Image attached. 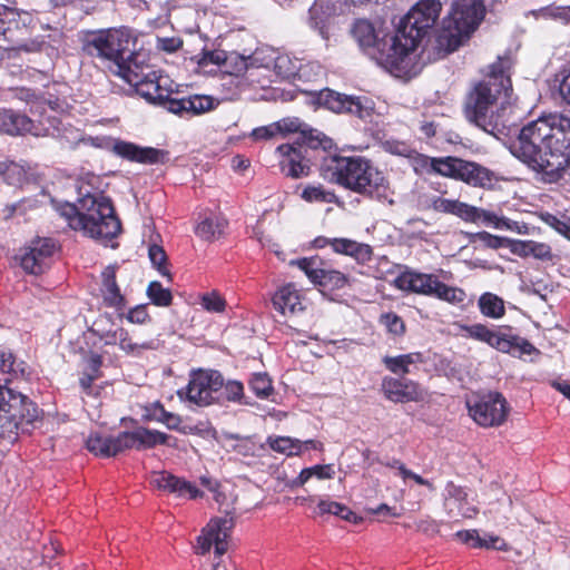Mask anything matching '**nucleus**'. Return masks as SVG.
Listing matches in <instances>:
<instances>
[{
    "label": "nucleus",
    "instance_id": "obj_1",
    "mask_svg": "<svg viewBox=\"0 0 570 570\" xmlns=\"http://www.w3.org/2000/svg\"><path fill=\"white\" fill-rule=\"evenodd\" d=\"M511 154L550 183L559 180L570 167V117L549 114L518 129Z\"/></svg>",
    "mask_w": 570,
    "mask_h": 570
},
{
    "label": "nucleus",
    "instance_id": "obj_2",
    "mask_svg": "<svg viewBox=\"0 0 570 570\" xmlns=\"http://www.w3.org/2000/svg\"><path fill=\"white\" fill-rule=\"evenodd\" d=\"M514 60L507 52L487 67L483 78L473 83L466 94L463 112L465 119L483 131L499 138L505 135L507 126L494 112L501 97L510 98Z\"/></svg>",
    "mask_w": 570,
    "mask_h": 570
},
{
    "label": "nucleus",
    "instance_id": "obj_3",
    "mask_svg": "<svg viewBox=\"0 0 570 570\" xmlns=\"http://www.w3.org/2000/svg\"><path fill=\"white\" fill-rule=\"evenodd\" d=\"M320 175L326 181L367 199L381 202L389 196V178L364 156H324Z\"/></svg>",
    "mask_w": 570,
    "mask_h": 570
},
{
    "label": "nucleus",
    "instance_id": "obj_4",
    "mask_svg": "<svg viewBox=\"0 0 570 570\" xmlns=\"http://www.w3.org/2000/svg\"><path fill=\"white\" fill-rule=\"evenodd\" d=\"M77 205L66 204L60 214L69 226L95 239H111L121 230L120 220L115 214L111 200L98 193H82Z\"/></svg>",
    "mask_w": 570,
    "mask_h": 570
},
{
    "label": "nucleus",
    "instance_id": "obj_5",
    "mask_svg": "<svg viewBox=\"0 0 570 570\" xmlns=\"http://www.w3.org/2000/svg\"><path fill=\"white\" fill-rule=\"evenodd\" d=\"M351 32L362 50L394 77L412 78L416 75L413 59L404 55L396 32L380 38L373 23L366 19H357Z\"/></svg>",
    "mask_w": 570,
    "mask_h": 570
},
{
    "label": "nucleus",
    "instance_id": "obj_6",
    "mask_svg": "<svg viewBox=\"0 0 570 570\" xmlns=\"http://www.w3.org/2000/svg\"><path fill=\"white\" fill-rule=\"evenodd\" d=\"M485 14L483 0H456L442 21L433 46V59H442L456 51L476 30Z\"/></svg>",
    "mask_w": 570,
    "mask_h": 570
},
{
    "label": "nucleus",
    "instance_id": "obj_7",
    "mask_svg": "<svg viewBox=\"0 0 570 570\" xmlns=\"http://www.w3.org/2000/svg\"><path fill=\"white\" fill-rule=\"evenodd\" d=\"M138 35L126 27L112 28L92 33L87 42V51L99 58L111 61L121 76L127 69L146 58L137 48Z\"/></svg>",
    "mask_w": 570,
    "mask_h": 570
},
{
    "label": "nucleus",
    "instance_id": "obj_8",
    "mask_svg": "<svg viewBox=\"0 0 570 570\" xmlns=\"http://www.w3.org/2000/svg\"><path fill=\"white\" fill-rule=\"evenodd\" d=\"M37 405L26 395L0 385V438L13 442L39 421Z\"/></svg>",
    "mask_w": 570,
    "mask_h": 570
},
{
    "label": "nucleus",
    "instance_id": "obj_9",
    "mask_svg": "<svg viewBox=\"0 0 570 570\" xmlns=\"http://www.w3.org/2000/svg\"><path fill=\"white\" fill-rule=\"evenodd\" d=\"M442 10L440 0H419L401 19L396 35L404 55L412 57V51L429 33L439 20Z\"/></svg>",
    "mask_w": 570,
    "mask_h": 570
},
{
    "label": "nucleus",
    "instance_id": "obj_10",
    "mask_svg": "<svg viewBox=\"0 0 570 570\" xmlns=\"http://www.w3.org/2000/svg\"><path fill=\"white\" fill-rule=\"evenodd\" d=\"M463 331L466 337L485 343L497 351L511 354L514 357L540 353L527 338L492 330L481 323L465 325Z\"/></svg>",
    "mask_w": 570,
    "mask_h": 570
},
{
    "label": "nucleus",
    "instance_id": "obj_11",
    "mask_svg": "<svg viewBox=\"0 0 570 570\" xmlns=\"http://www.w3.org/2000/svg\"><path fill=\"white\" fill-rule=\"evenodd\" d=\"M470 417L481 428L503 425L510 413V405L500 392L475 394L465 402Z\"/></svg>",
    "mask_w": 570,
    "mask_h": 570
},
{
    "label": "nucleus",
    "instance_id": "obj_12",
    "mask_svg": "<svg viewBox=\"0 0 570 570\" xmlns=\"http://www.w3.org/2000/svg\"><path fill=\"white\" fill-rule=\"evenodd\" d=\"M32 16L27 11H19L16 8L0 6V35L12 45V49L26 52L40 51L42 42L32 40L21 42L18 32L22 33L32 23Z\"/></svg>",
    "mask_w": 570,
    "mask_h": 570
},
{
    "label": "nucleus",
    "instance_id": "obj_13",
    "mask_svg": "<svg viewBox=\"0 0 570 570\" xmlns=\"http://www.w3.org/2000/svg\"><path fill=\"white\" fill-rule=\"evenodd\" d=\"M224 377L217 370L198 368L191 372L186 387V400L198 406L213 404L215 394L223 389Z\"/></svg>",
    "mask_w": 570,
    "mask_h": 570
},
{
    "label": "nucleus",
    "instance_id": "obj_14",
    "mask_svg": "<svg viewBox=\"0 0 570 570\" xmlns=\"http://www.w3.org/2000/svg\"><path fill=\"white\" fill-rule=\"evenodd\" d=\"M47 121L48 125L42 120L36 124L35 120L26 115L12 110H1L0 131L10 136L30 134L36 137L53 136L56 132L59 134L58 120L49 115L47 116Z\"/></svg>",
    "mask_w": 570,
    "mask_h": 570
},
{
    "label": "nucleus",
    "instance_id": "obj_15",
    "mask_svg": "<svg viewBox=\"0 0 570 570\" xmlns=\"http://www.w3.org/2000/svg\"><path fill=\"white\" fill-rule=\"evenodd\" d=\"M307 278L323 291H338L348 285V276L343 272L331 268L318 257H304L296 262Z\"/></svg>",
    "mask_w": 570,
    "mask_h": 570
},
{
    "label": "nucleus",
    "instance_id": "obj_16",
    "mask_svg": "<svg viewBox=\"0 0 570 570\" xmlns=\"http://www.w3.org/2000/svg\"><path fill=\"white\" fill-rule=\"evenodd\" d=\"M228 219L217 209L198 207L193 213L194 234L203 242L214 243L226 236Z\"/></svg>",
    "mask_w": 570,
    "mask_h": 570
},
{
    "label": "nucleus",
    "instance_id": "obj_17",
    "mask_svg": "<svg viewBox=\"0 0 570 570\" xmlns=\"http://www.w3.org/2000/svg\"><path fill=\"white\" fill-rule=\"evenodd\" d=\"M315 101L335 114H348L360 119H366L372 115V108L364 104L363 98L341 94L330 88L318 91Z\"/></svg>",
    "mask_w": 570,
    "mask_h": 570
},
{
    "label": "nucleus",
    "instance_id": "obj_18",
    "mask_svg": "<svg viewBox=\"0 0 570 570\" xmlns=\"http://www.w3.org/2000/svg\"><path fill=\"white\" fill-rule=\"evenodd\" d=\"M234 527L233 519L214 518L198 537V552L205 554L214 546L215 553L220 557L228 550V538Z\"/></svg>",
    "mask_w": 570,
    "mask_h": 570
},
{
    "label": "nucleus",
    "instance_id": "obj_19",
    "mask_svg": "<svg viewBox=\"0 0 570 570\" xmlns=\"http://www.w3.org/2000/svg\"><path fill=\"white\" fill-rule=\"evenodd\" d=\"M129 85L136 88L137 94L147 100L163 102L164 96L159 94L157 86V77L149 71V67L145 65V59L135 62L132 67L127 69L121 76Z\"/></svg>",
    "mask_w": 570,
    "mask_h": 570
},
{
    "label": "nucleus",
    "instance_id": "obj_20",
    "mask_svg": "<svg viewBox=\"0 0 570 570\" xmlns=\"http://www.w3.org/2000/svg\"><path fill=\"white\" fill-rule=\"evenodd\" d=\"M381 389L385 399L394 403L421 402L425 395L417 382L405 377L384 376Z\"/></svg>",
    "mask_w": 570,
    "mask_h": 570
},
{
    "label": "nucleus",
    "instance_id": "obj_21",
    "mask_svg": "<svg viewBox=\"0 0 570 570\" xmlns=\"http://www.w3.org/2000/svg\"><path fill=\"white\" fill-rule=\"evenodd\" d=\"M56 250V244L52 239L40 238L33 240L30 246L24 248L18 256L21 267L29 274H41L48 266L49 258Z\"/></svg>",
    "mask_w": 570,
    "mask_h": 570
},
{
    "label": "nucleus",
    "instance_id": "obj_22",
    "mask_svg": "<svg viewBox=\"0 0 570 570\" xmlns=\"http://www.w3.org/2000/svg\"><path fill=\"white\" fill-rule=\"evenodd\" d=\"M276 151L281 156V171L291 178H301L308 176L311 169V159L304 154V150L297 148L294 144L279 145Z\"/></svg>",
    "mask_w": 570,
    "mask_h": 570
},
{
    "label": "nucleus",
    "instance_id": "obj_23",
    "mask_svg": "<svg viewBox=\"0 0 570 570\" xmlns=\"http://www.w3.org/2000/svg\"><path fill=\"white\" fill-rule=\"evenodd\" d=\"M436 275L405 268L393 281V286L402 292L431 296Z\"/></svg>",
    "mask_w": 570,
    "mask_h": 570
},
{
    "label": "nucleus",
    "instance_id": "obj_24",
    "mask_svg": "<svg viewBox=\"0 0 570 570\" xmlns=\"http://www.w3.org/2000/svg\"><path fill=\"white\" fill-rule=\"evenodd\" d=\"M458 180L472 187L491 188L497 178L489 168L462 158Z\"/></svg>",
    "mask_w": 570,
    "mask_h": 570
},
{
    "label": "nucleus",
    "instance_id": "obj_25",
    "mask_svg": "<svg viewBox=\"0 0 570 570\" xmlns=\"http://www.w3.org/2000/svg\"><path fill=\"white\" fill-rule=\"evenodd\" d=\"M446 491L449 504H453L456 510L454 512V509L450 508L449 514L472 519L479 513L478 508L469 501V494L463 487L455 485L453 482H449L446 485Z\"/></svg>",
    "mask_w": 570,
    "mask_h": 570
},
{
    "label": "nucleus",
    "instance_id": "obj_26",
    "mask_svg": "<svg viewBox=\"0 0 570 570\" xmlns=\"http://www.w3.org/2000/svg\"><path fill=\"white\" fill-rule=\"evenodd\" d=\"M272 303L283 316L293 315L303 309L301 294L293 284H286L278 288L273 295Z\"/></svg>",
    "mask_w": 570,
    "mask_h": 570
},
{
    "label": "nucleus",
    "instance_id": "obj_27",
    "mask_svg": "<svg viewBox=\"0 0 570 570\" xmlns=\"http://www.w3.org/2000/svg\"><path fill=\"white\" fill-rule=\"evenodd\" d=\"M332 249L336 254H342L365 263L372 258L373 250L367 244L358 243L350 238H333Z\"/></svg>",
    "mask_w": 570,
    "mask_h": 570
},
{
    "label": "nucleus",
    "instance_id": "obj_28",
    "mask_svg": "<svg viewBox=\"0 0 570 570\" xmlns=\"http://www.w3.org/2000/svg\"><path fill=\"white\" fill-rule=\"evenodd\" d=\"M114 151L124 158L139 163H155L158 158V151L156 149L140 148L125 141L115 142Z\"/></svg>",
    "mask_w": 570,
    "mask_h": 570
},
{
    "label": "nucleus",
    "instance_id": "obj_29",
    "mask_svg": "<svg viewBox=\"0 0 570 570\" xmlns=\"http://www.w3.org/2000/svg\"><path fill=\"white\" fill-rule=\"evenodd\" d=\"M297 148L304 150V154L311 159V153L321 149L326 153L333 146V140L316 130L303 131L302 139L294 142Z\"/></svg>",
    "mask_w": 570,
    "mask_h": 570
},
{
    "label": "nucleus",
    "instance_id": "obj_30",
    "mask_svg": "<svg viewBox=\"0 0 570 570\" xmlns=\"http://www.w3.org/2000/svg\"><path fill=\"white\" fill-rule=\"evenodd\" d=\"M430 297L438 298L452 305H461L466 299V293L461 287L443 283L436 276Z\"/></svg>",
    "mask_w": 570,
    "mask_h": 570
},
{
    "label": "nucleus",
    "instance_id": "obj_31",
    "mask_svg": "<svg viewBox=\"0 0 570 570\" xmlns=\"http://www.w3.org/2000/svg\"><path fill=\"white\" fill-rule=\"evenodd\" d=\"M384 366L393 374H409L410 365L415 363H423V354L421 352H413L401 354L397 356H384L382 358Z\"/></svg>",
    "mask_w": 570,
    "mask_h": 570
},
{
    "label": "nucleus",
    "instance_id": "obj_32",
    "mask_svg": "<svg viewBox=\"0 0 570 570\" xmlns=\"http://www.w3.org/2000/svg\"><path fill=\"white\" fill-rule=\"evenodd\" d=\"M157 77V86L159 89V94L164 96V101L160 102L165 105L167 109L174 114H178V83L170 80L167 75H159Z\"/></svg>",
    "mask_w": 570,
    "mask_h": 570
},
{
    "label": "nucleus",
    "instance_id": "obj_33",
    "mask_svg": "<svg viewBox=\"0 0 570 570\" xmlns=\"http://www.w3.org/2000/svg\"><path fill=\"white\" fill-rule=\"evenodd\" d=\"M215 100L210 96L194 95L188 98H180V115L190 112L191 115H202L215 108Z\"/></svg>",
    "mask_w": 570,
    "mask_h": 570
},
{
    "label": "nucleus",
    "instance_id": "obj_34",
    "mask_svg": "<svg viewBox=\"0 0 570 570\" xmlns=\"http://www.w3.org/2000/svg\"><path fill=\"white\" fill-rule=\"evenodd\" d=\"M266 442L273 451L287 456L299 455L303 452L302 441L291 436L269 435Z\"/></svg>",
    "mask_w": 570,
    "mask_h": 570
},
{
    "label": "nucleus",
    "instance_id": "obj_35",
    "mask_svg": "<svg viewBox=\"0 0 570 570\" xmlns=\"http://www.w3.org/2000/svg\"><path fill=\"white\" fill-rule=\"evenodd\" d=\"M26 169L21 164L12 160H0V183L20 186L26 179Z\"/></svg>",
    "mask_w": 570,
    "mask_h": 570
},
{
    "label": "nucleus",
    "instance_id": "obj_36",
    "mask_svg": "<svg viewBox=\"0 0 570 570\" xmlns=\"http://www.w3.org/2000/svg\"><path fill=\"white\" fill-rule=\"evenodd\" d=\"M191 61L196 60L197 62V71H203L204 73H210L215 71V69L207 70L206 68L208 66H214L216 68H219L222 70L224 61H226V51L224 50H213V51H205L204 49L202 52L195 57H189Z\"/></svg>",
    "mask_w": 570,
    "mask_h": 570
},
{
    "label": "nucleus",
    "instance_id": "obj_37",
    "mask_svg": "<svg viewBox=\"0 0 570 570\" xmlns=\"http://www.w3.org/2000/svg\"><path fill=\"white\" fill-rule=\"evenodd\" d=\"M317 510L320 515L333 514L353 523H357L361 520L350 508L336 501L320 500Z\"/></svg>",
    "mask_w": 570,
    "mask_h": 570
},
{
    "label": "nucleus",
    "instance_id": "obj_38",
    "mask_svg": "<svg viewBox=\"0 0 570 570\" xmlns=\"http://www.w3.org/2000/svg\"><path fill=\"white\" fill-rule=\"evenodd\" d=\"M480 312L491 318H500L505 313L503 299L492 293H484L479 298Z\"/></svg>",
    "mask_w": 570,
    "mask_h": 570
},
{
    "label": "nucleus",
    "instance_id": "obj_39",
    "mask_svg": "<svg viewBox=\"0 0 570 570\" xmlns=\"http://www.w3.org/2000/svg\"><path fill=\"white\" fill-rule=\"evenodd\" d=\"M141 416L145 421L161 422L168 429H176L178 426V417L173 413L166 412L159 403L145 407Z\"/></svg>",
    "mask_w": 570,
    "mask_h": 570
},
{
    "label": "nucleus",
    "instance_id": "obj_40",
    "mask_svg": "<svg viewBox=\"0 0 570 570\" xmlns=\"http://www.w3.org/2000/svg\"><path fill=\"white\" fill-rule=\"evenodd\" d=\"M520 250L519 255L533 256L541 261L552 259L551 247L546 243H539L534 240H521L519 242Z\"/></svg>",
    "mask_w": 570,
    "mask_h": 570
},
{
    "label": "nucleus",
    "instance_id": "obj_41",
    "mask_svg": "<svg viewBox=\"0 0 570 570\" xmlns=\"http://www.w3.org/2000/svg\"><path fill=\"white\" fill-rule=\"evenodd\" d=\"M462 158L454 156L436 157L434 174L458 180Z\"/></svg>",
    "mask_w": 570,
    "mask_h": 570
},
{
    "label": "nucleus",
    "instance_id": "obj_42",
    "mask_svg": "<svg viewBox=\"0 0 570 570\" xmlns=\"http://www.w3.org/2000/svg\"><path fill=\"white\" fill-rule=\"evenodd\" d=\"M379 323L386 332L395 337H402L406 333V325L403 318L394 312L382 313Z\"/></svg>",
    "mask_w": 570,
    "mask_h": 570
},
{
    "label": "nucleus",
    "instance_id": "obj_43",
    "mask_svg": "<svg viewBox=\"0 0 570 570\" xmlns=\"http://www.w3.org/2000/svg\"><path fill=\"white\" fill-rule=\"evenodd\" d=\"M301 197L307 203H333L336 199L335 193L326 190L322 185L306 186Z\"/></svg>",
    "mask_w": 570,
    "mask_h": 570
},
{
    "label": "nucleus",
    "instance_id": "obj_44",
    "mask_svg": "<svg viewBox=\"0 0 570 570\" xmlns=\"http://www.w3.org/2000/svg\"><path fill=\"white\" fill-rule=\"evenodd\" d=\"M249 389L261 399H267L274 391L272 380L266 373H254L249 380Z\"/></svg>",
    "mask_w": 570,
    "mask_h": 570
},
{
    "label": "nucleus",
    "instance_id": "obj_45",
    "mask_svg": "<svg viewBox=\"0 0 570 570\" xmlns=\"http://www.w3.org/2000/svg\"><path fill=\"white\" fill-rule=\"evenodd\" d=\"M102 287L105 298L110 304H117L120 301L119 288L116 284L115 268L109 266L102 273Z\"/></svg>",
    "mask_w": 570,
    "mask_h": 570
},
{
    "label": "nucleus",
    "instance_id": "obj_46",
    "mask_svg": "<svg viewBox=\"0 0 570 570\" xmlns=\"http://www.w3.org/2000/svg\"><path fill=\"white\" fill-rule=\"evenodd\" d=\"M248 68L247 59L237 53H227L226 52V61H224L222 67V72L239 77L246 72Z\"/></svg>",
    "mask_w": 570,
    "mask_h": 570
},
{
    "label": "nucleus",
    "instance_id": "obj_47",
    "mask_svg": "<svg viewBox=\"0 0 570 570\" xmlns=\"http://www.w3.org/2000/svg\"><path fill=\"white\" fill-rule=\"evenodd\" d=\"M410 159L415 174H434L436 157H430L428 155L414 150Z\"/></svg>",
    "mask_w": 570,
    "mask_h": 570
},
{
    "label": "nucleus",
    "instance_id": "obj_48",
    "mask_svg": "<svg viewBox=\"0 0 570 570\" xmlns=\"http://www.w3.org/2000/svg\"><path fill=\"white\" fill-rule=\"evenodd\" d=\"M150 482L155 488L166 493H175L178 485L176 476L166 471L154 472Z\"/></svg>",
    "mask_w": 570,
    "mask_h": 570
},
{
    "label": "nucleus",
    "instance_id": "obj_49",
    "mask_svg": "<svg viewBox=\"0 0 570 570\" xmlns=\"http://www.w3.org/2000/svg\"><path fill=\"white\" fill-rule=\"evenodd\" d=\"M328 16L322 12V6L315 3L309 9V24L313 29L317 30L324 39H328Z\"/></svg>",
    "mask_w": 570,
    "mask_h": 570
},
{
    "label": "nucleus",
    "instance_id": "obj_50",
    "mask_svg": "<svg viewBox=\"0 0 570 570\" xmlns=\"http://www.w3.org/2000/svg\"><path fill=\"white\" fill-rule=\"evenodd\" d=\"M137 431V438H138V445L140 449L151 448L156 444H161L166 442L167 436L158 431H153L144 428L136 429Z\"/></svg>",
    "mask_w": 570,
    "mask_h": 570
},
{
    "label": "nucleus",
    "instance_id": "obj_51",
    "mask_svg": "<svg viewBox=\"0 0 570 570\" xmlns=\"http://www.w3.org/2000/svg\"><path fill=\"white\" fill-rule=\"evenodd\" d=\"M87 449L96 454L101 456H107V451H109V448L111 445V438L104 436L98 432L91 433L87 441Z\"/></svg>",
    "mask_w": 570,
    "mask_h": 570
},
{
    "label": "nucleus",
    "instance_id": "obj_52",
    "mask_svg": "<svg viewBox=\"0 0 570 570\" xmlns=\"http://www.w3.org/2000/svg\"><path fill=\"white\" fill-rule=\"evenodd\" d=\"M451 215L458 216L465 222L475 223L481 218L480 209L469 205L466 203H462L458 199L453 200Z\"/></svg>",
    "mask_w": 570,
    "mask_h": 570
},
{
    "label": "nucleus",
    "instance_id": "obj_53",
    "mask_svg": "<svg viewBox=\"0 0 570 570\" xmlns=\"http://www.w3.org/2000/svg\"><path fill=\"white\" fill-rule=\"evenodd\" d=\"M200 304L204 309L210 313H223L226 309L225 298L216 291L203 294Z\"/></svg>",
    "mask_w": 570,
    "mask_h": 570
},
{
    "label": "nucleus",
    "instance_id": "obj_54",
    "mask_svg": "<svg viewBox=\"0 0 570 570\" xmlns=\"http://www.w3.org/2000/svg\"><path fill=\"white\" fill-rule=\"evenodd\" d=\"M148 297L159 306H166L171 301V294L164 288L158 282H151L147 289Z\"/></svg>",
    "mask_w": 570,
    "mask_h": 570
},
{
    "label": "nucleus",
    "instance_id": "obj_55",
    "mask_svg": "<svg viewBox=\"0 0 570 570\" xmlns=\"http://www.w3.org/2000/svg\"><path fill=\"white\" fill-rule=\"evenodd\" d=\"M112 337L114 342H118L120 348L126 353H138L141 348L145 347L144 345L132 342V340L128 336V333L122 328L115 331Z\"/></svg>",
    "mask_w": 570,
    "mask_h": 570
},
{
    "label": "nucleus",
    "instance_id": "obj_56",
    "mask_svg": "<svg viewBox=\"0 0 570 570\" xmlns=\"http://www.w3.org/2000/svg\"><path fill=\"white\" fill-rule=\"evenodd\" d=\"M225 399L228 402L242 403L244 397V385L239 381L224 382L223 385Z\"/></svg>",
    "mask_w": 570,
    "mask_h": 570
},
{
    "label": "nucleus",
    "instance_id": "obj_57",
    "mask_svg": "<svg viewBox=\"0 0 570 570\" xmlns=\"http://www.w3.org/2000/svg\"><path fill=\"white\" fill-rule=\"evenodd\" d=\"M148 256L151 262V264L158 269V272L164 275L168 276V269L166 267V254L164 249L158 245H151L148 250Z\"/></svg>",
    "mask_w": 570,
    "mask_h": 570
},
{
    "label": "nucleus",
    "instance_id": "obj_58",
    "mask_svg": "<svg viewBox=\"0 0 570 570\" xmlns=\"http://www.w3.org/2000/svg\"><path fill=\"white\" fill-rule=\"evenodd\" d=\"M454 199H448L440 196H433L425 200L424 208L433 209L438 213L451 214Z\"/></svg>",
    "mask_w": 570,
    "mask_h": 570
},
{
    "label": "nucleus",
    "instance_id": "obj_59",
    "mask_svg": "<svg viewBox=\"0 0 570 570\" xmlns=\"http://www.w3.org/2000/svg\"><path fill=\"white\" fill-rule=\"evenodd\" d=\"M276 127L278 128V135H286V134H294V132H302L303 134V122L296 118V117H288L283 118L275 122Z\"/></svg>",
    "mask_w": 570,
    "mask_h": 570
},
{
    "label": "nucleus",
    "instance_id": "obj_60",
    "mask_svg": "<svg viewBox=\"0 0 570 570\" xmlns=\"http://www.w3.org/2000/svg\"><path fill=\"white\" fill-rule=\"evenodd\" d=\"M278 135V128L275 122L269 124L267 126H262L253 129L250 132V137L254 140H269Z\"/></svg>",
    "mask_w": 570,
    "mask_h": 570
},
{
    "label": "nucleus",
    "instance_id": "obj_61",
    "mask_svg": "<svg viewBox=\"0 0 570 570\" xmlns=\"http://www.w3.org/2000/svg\"><path fill=\"white\" fill-rule=\"evenodd\" d=\"M199 481L205 489L213 493L214 500L216 502L220 503L224 501L225 495L223 492H220V484L217 480L204 475L200 476Z\"/></svg>",
    "mask_w": 570,
    "mask_h": 570
},
{
    "label": "nucleus",
    "instance_id": "obj_62",
    "mask_svg": "<svg viewBox=\"0 0 570 570\" xmlns=\"http://www.w3.org/2000/svg\"><path fill=\"white\" fill-rule=\"evenodd\" d=\"M415 528L417 531L429 535H434L440 531L439 523L431 517H425L424 519L416 521Z\"/></svg>",
    "mask_w": 570,
    "mask_h": 570
},
{
    "label": "nucleus",
    "instance_id": "obj_63",
    "mask_svg": "<svg viewBox=\"0 0 570 570\" xmlns=\"http://www.w3.org/2000/svg\"><path fill=\"white\" fill-rule=\"evenodd\" d=\"M203 491H200L194 483L180 479V497L187 495L188 499L195 500L203 497Z\"/></svg>",
    "mask_w": 570,
    "mask_h": 570
},
{
    "label": "nucleus",
    "instance_id": "obj_64",
    "mask_svg": "<svg viewBox=\"0 0 570 570\" xmlns=\"http://www.w3.org/2000/svg\"><path fill=\"white\" fill-rule=\"evenodd\" d=\"M478 238L483 242L490 248H500L503 246L504 238L492 235L488 232H481L478 234Z\"/></svg>",
    "mask_w": 570,
    "mask_h": 570
}]
</instances>
